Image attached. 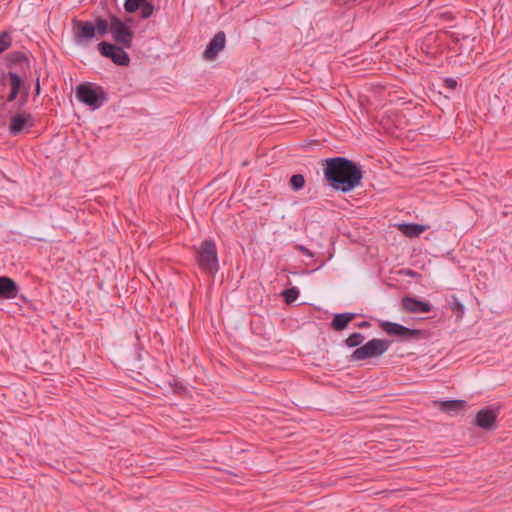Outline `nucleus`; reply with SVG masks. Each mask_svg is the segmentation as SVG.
Here are the masks:
<instances>
[{
    "instance_id": "nucleus-3",
    "label": "nucleus",
    "mask_w": 512,
    "mask_h": 512,
    "mask_svg": "<svg viewBox=\"0 0 512 512\" xmlns=\"http://www.w3.org/2000/svg\"><path fill=\"white\" fill-rule=\"evenodd\" d=\"M194 256L199 268L206 274L214 276L219 270L216 243L213 239H204L199 246H193Z\"/></svg>"
},
{
    "instance_id": "nucleus-2",
    "label": "nucleus",
    "mask_w": 512,
    "mask_h": 512,
    "mask_svg": "<svg viewBox=\"0 0 512 512\" xmlns=\"http://www.w3.org/2000/svg\"><path fill=\"white\" fill-rule=\"evenodd\" d=\"M321 165L324 181L334 191L350 193L362 183L364 172L361 165L347 157L326 158Z\"/></svg>"
},
{
    "instance_id": "nucleus-11",
    "label": "nucleus",
    "mask_w": 512,
    "mask_h": 512,
    "mask_svg": "<svg viewBox=\"0 0 512 512\" xmlns=\"http://www.w3.org/2000/svg\"><path fill=\"white\" fill-rule=\"evenodd\" d=\"M401 302L403 308L409 313H429L433 309L429 301L421 300L411 295L402 297Z\"/></svg>"
},
{
    "instance_id": "nucleus-27",
    "label": "nucleus",
    "mask_w": 512,
    "mask_h": 512,
    "mask_svg": "<svg viewBox=\"0 0 512 512\" xmlns=\"http://www.w3.org/2000/svg\"><path fill=\"white\" fill-rule=\"evenodd\" d=\"M295 249L297 251L301 252L302 254L308 256V257H313L314 256V254L308 248H306L303 245L298 244V245L295 246Z\"/></svg>"
},
{
    "instance_id": "nucleus-33",
    "label": "nucleus",
    "mask_w": 512,
    "mask_h": 512,
    "mask_svg": "<svg viewBox=\"0 0 512 512\" xmlns=\"http://www.w3.org/2000/svg\"><path fill=\"white\" fill-rule=\"evenodd\" d=\"M407 275H410V276H415L417 275L416 272L412 271V270H408V272L406 273Z\"/></svg>"
},
{
    "instance_id": "nucleus-13",
    "label": "nucleus",
    "mask_w": 512,
    "mask_h": 512,
    "mask_svg": "<svg viewBox=\"0 0 512 512\" xmlns=\"http://www.w3.org/2000/svg\"><path fill=\"white\" fill-rule=\"evenodd\" d=\"M19 290V285L11 277L0 276V299H14Z\"/></svg>"
},
{
    "instance_id": "nucleus-25",
    "label": "nucleus",
    "mask_w": 512,
    "mask_h": 512,
    "mask_svg": "<svg viewBox=\"0 0 512 512\" xmlns=\"http://www.w3.org/2000/svg\"><path fill=\"white\" fill-rule=\"evenodd\" d=\"M12 44V38L9 32L0 33V54L6 51Z\"/></svg>"
},
{
    "instance_id": "nucleus-4",
    "label": "nucleus",
    "mask_w": 512,
    "mask_h": 512,
    "mask_svg": "<svg viewBox=\"0 0 512 512\" xmlns=\"http://www.w3.org/2000/svg\"><path fill=\"white\" fill-rule=\"evenodd\" d=\"M76 99L92 110H97L108 101L107 92L103 87L91 82L79 84L75 89Z\"/></svg>"
},
{
    "instance_id": "nucleus-30",
    "label": "nucleus",
    "mask_w": 512,
    "mask_h": 512,
    "mask_svg": "<svg viewBox=\"0 0 512 512\" xmlns=\"http://www.w3.org/2000/svg\"><path fill=\"white\" fill-rule=\"evenodd\" d=\"M17 297H18L22 302H24V303H28V302H29L28 298H27L25 295H23V294H20V295H18Z\"/></svg>"
},
{
    "instance_id": "nucleus-7",
    "label": "nucleus",
    "mask_w": 512,
    "mask_h": 512,
    "mask_svg": "<svg viewBox=\"0 0 512 512\" xmlns=\"http://www.w3.org/2000/svg\"><path fill=\"white\" fill-rule=\"evenodd\" d=\"M125 49L127 48L120 44L108 41H101L97 45V50L101 56L110 59L114 64L122 67H127L130 64V57Z\"/></svg>"
},
{
    "instance_id": "nucleus-8",
    "label": "nucleus",
    "mask_w": 512,
    "mask_h": 512,
    "mask_svg": "<svg viewBox=\"0 0 512 512\" xmlns=\"http://www.w3.org/2000/svg\"><path fill=\"white\" fill-rule=\"evenodd\" d=\"M0 84L4 87L9 85V93L2 104V107L5 108L8 103L16 101L18 95L29 83H27L18 73L8 71L2 73Z\"/></svg>"
},
{
    "instance_id": "nucleus-24",
    "label": "nucleus",
    "mask_w": 512,
    "mask_h": 512,
    "mask_svg": "<svg viewBox=\"0 0 512 512\" xmlns=\"http://www.w3.org/2000/svg\"><path fill=\"white\" fill-rule=\"evenodd\" d=\"M140 10V18L143 20H146L150 18L154 11H155V5L152 1L148 0L144 3V5L139 9Z\"/></svg>"
},
{
    "instance_id": "nucleus-14",
    "label": "nucleus",
    "mask_w": 512,
    "mask_h": 512,
    "mask_svg": "<svg viewBox=\"0 0 512 512\" xmlns=\"http://www.w3.org/2000/svg\"><path fill=\"white\" fill-rule=\"evenodd\" d=\"M467 406L465 400L451 399L443 400L438 403L439 410L450 415L455 416L460 412H464Z\"/></svg>"
},
{
    "instance_id": "nucleus-19",
    "label": "nucleus",
    "mask_w": 512,
    "mask_h": 512,
    "mask_svg": "<svg viewBox=\"0 0 512 512\" xmlns=\"http://www.w3.org/2000/svg\"><path fill=\"white\" fill-rule=\"evenodd\" d=\"M288 184L292 191L299 192L305 187L306 180L302 174H293L290 177Z\"/></svg>"
},
{
    "instance_id": "nucleus-21",
    "label": "nucleus",
    "mask_w": 512,
    "mask_h": 512,
    "mask_svg": "<svg viewBox=\"0 0 512 512\" xmlns=\"http://www.w3.org/2000/svg\"><path fill=\"white\" fill-rule=\"evenodd\" d=\"M300 295V291L297 287L293 286L283 290L282 297L287 304L295 302Z\"/></svg>"
},
{
    "instance_id": "nucleus-10",
    "label": "nucleus",
    "mask_w": 512,
    "mask_h": 512,
    "mask_svg": "<svg viewBox=\"0 0 512 512\" xmlns=\"http://www.w3.org/2000/svg\"><path fill=\"white\" fill-rule=\"evenodd\" d=\"M35 125V120L32 114L26 111H17L14 114L8 125V132L11 136L21 135L26 129L32 128Z\"/></svg>"
},
{
    "instance_id": "nucleus-6",
    "label": "nucleus",
    "mask_w": 512,
    "mask_h": 512,
    "mask_svg": "<svg viewBox=\"0 0 512 512\" xmlns=\"http://www.w3.org/2000/svg\"><path fill=\"white\" fill-rule=\"evenodd\" d=\"M380 328L388 335L398 337L401 341L426 338V331L424 330L408 328L391 321L380 322Z\"/></svg>"
},
{
    "instance_id": "nucleus-5",
    "label": "nucleus",
    "mask_w": 512,
    "mask_h": 512,
    "mask_svg": "<svg viewBox=\"0 0 512 512\" xmlns=\"http://www.w3.org/2000/svg\"><path fill=\"white\" fill-rule=\"evenodd\" d=\"M390 345L391 341L389 340L373 338L356 348L349 356V361L355 362L380 357L389 349Z\"/></svg>"
},
{
    "instance_id": "nucleus-32",
    "label": "nucleus",
    "mask_w": 512,
    "mask_h": 512,
    "mask_svg": "<svg viewBox=\"0 0 512 512\" xmlns=\"http://www.w3.org/2000/svg\"><path fill=\"white\" fill-rule=\"evenodd\" d=\"M5 99H6V97H4L3 95H0V108H2V109H4V108L2 107V104H3V102L5 101Z\"/></svg>"
},
{
    "instance_id": "nucleus-16",
    "label": "nucleus",
    "mask_w": 512,
    "mask_h": 512,
    "mask_svg": "<svg viewBox=\"0 0 512 512\" xmlns=\"http://www.w3.org/2000/svg\"><path fill=\"white\" fill-rule=\"evenodd\" d=\"M397 228L404 236L414 238L420 236L429 226L418 223H402Z\"/></svg>"
},
{
    "instance_id": "nucleus-9",
    "label": "nucleus",
    "mask_w": 512,
    "mask_h": 512,
    "mask_svg": "<svg viewBox=\"0 0 512 512\" xmlns=\"http://www.w3.org/2000/svg\"><path fill=\"white\" fill-rule=\"evenodd\" d=\"M499 415V407L490 405L480 409L474 420V424L486 431H492L497 428V418Z\"/></svg>"
},
{
    "instance_id": "nucleus-23",
    "label": "nucleus",
    "mask_w": 512,
    "mask_h": 512,
    "mask_svg": "<svg viewBox=\"0 0 512 512\" xmlns=\"http://www.w3.org/2000/svg\"><path fill=\"white\" fill-rule=\"evenodd\" d=\"M448 303L451 310L457 317H461L463 315L464 304L456 296H452Z\"/></svg>"
},
{
    "instance_id": "nucleus-18",
    "label": "nucleus",
    "mask_w": 512,
    "mask_h": 512,
    "mask_svg": "<svg viewBox=\"0 0 512 512\" xmlns=\"http://www.w3.org/2000/svg\"><path fill=\"white\" fill-rule=\"evenodd\" d=\"M365 337L360 332H353L351 333L344 341V345L348 348H358L362 346V342L364 341Z\"/></svg>"
},
{
    "instance_id": "nucleus-20",
    "label": "nucleus",
    "mask_w": 512,
    "mask_h": 512,
    "mask_svg": "<svg viewBox=\"0 0 512 512\" xmlns=\"http://www.w3.org/2000/svg\"><path fill=\"white\" fill-rule=\"evenodd\" d=\"M29 92H30V84H28L23 89V91L18 95V98L16 99L15 107L17 108V111H24L23 108L28 103Z\"/></svg>"
},
{
    "instance_id": "nucleus-22",
    "label": "nucleus",
    "mask_w": 512,
    "mask_h": 512,
    "mask_svg": "<svg viewBox=\"0 0 512 512\" xmlns=\"http://www.w3.org/2000/svg\"><path fill=\"white\" fill-rule=\"evenodd\" d=\"M148 0H125L124 1V10L125 12L132 14L138 11L145 2Z\"/></svg>"
},
{
    "instance_id": "nucleus-12",
    "label": "nucleus",
    "mask_w": 512,
    "mask_h": 512,
    "mask_svg": "<svg viewBox=\"0 0 512 512\" xmlns=\"http://www.w3.org/2000/svg\"><path fill=\"white\" fill-rule=\"evenodd\" d=\"M225 44L226 35L224 31L217 32L206 46V49L203 52V58L209 61L214 60L219 52L225 48Z\"/></svg>"
},
{
    "instance_id": "nucleus-29",
    "label": "nucleus",
    "mask_w": 512,
    "mask_h": 512,
    "mask_svg": "<svg viewBox=\"0 0 512 512\" xmlns=\"http://www.w3.org/2000/svg\"><path fill=\"white\" fill-rule=\"evenodd\" d=\"M358 328L365 329L371 327V323L368 321H362L356 325Z\"/></svg>"
},
{
    "instance_id": "nucleus-31",
    "label": "nucleus",
    "mask_w": 512,
    "mask_h": 512,
    "mask_svg": "<svg viewBox=\"0 0 512 512\" xmlns=\"http://www.w3.org/2000/svg\"><path fill=\"white\" fill-rule=\"evenodd\" d=\"M124 21H126L130 26L133 24L134 19L131 17L126 18Z\"/></svg>"
},
{
    "instance_id": "nucleus-26",
    "label": "nucleus",
    "mask_w": 512,
    "mask_h": 512,
    "mask_svg": "<svg viewBox=\"0 0 512 512\" xmlns=\"http://www.w3.org/2000/svg\"><path fill=\"white\" fill-rule=\"evenodd\" d=\"M443 84H444V87L450 89V90H455L457 88V80L454 79V78H451V77H447L443 80Z\"/></svg>"
},
{
    "instance_id": "nucleus-17",
    "label": "nucleus",
    "mask_w": 512,
    "mask_h": 512,
    "mask_svg": "<svg viewBox=\"0 0 512 512\" xmlns=\"http://www.w3.org/2000/svg\"><path fill=\"white\" fill-rule=\"evenodd\" d=\"M6 59L8 61V66L12 67L13 65H20L22 69L25 67H29V59L25 53L20 51L10 52L6 55Z\"/></svg>"
},
{
    "instance_id": "nucleus-15",
    "label": "nucleus",
    "mask_w": 512,
    "mask_h": 512,
    "mask_svg": "<svg viewBox=\"0 0 512 512\" xmlns=\"http://www.w3.org/2000/svg\"><path fill=\"white\" fill-rule=\"evenodd\" d=\"M357 317L356 313L353 312H344V313H337L334 314L331 322H330V329L333 331H343L345 330L350 322H352Z\"/></svg>"
},
{
    "instance_id": "nucleus-28",
    "label": "nucleus",
    "mask_w": 512,
    "mask_h": 512,
    "mask_svg": "<svg viewBox=\"0 0 512 512\" xmlns=\"http://www.w3.org/2000/svg\"><path fill=\"white\" fill-rule=\"evenodd\" d=\"M40 92H41V86H40V79H39V76H38L37 79H36V83H35V97L39 96Z\"/></svg>"
},
{
    "instance_id": "nucleus-1",
    "label": "nucleus",
    "mask_w": 512,
    "mask_h": 512,
    "mask_svg": "<svg viewBox=\"0 0 512 512\" xmlns=\"http://www.w3.org/2000/svg\"><path fill=\"white\" fill-rule=\"evenodd\" d=\"M72 31L75 44L83 47L110 33L114 43L130 49L135 35L132 26L113 13H109L108 19L97 16L94 21L74 18Z\"/></svg>"
}]
</instances>
